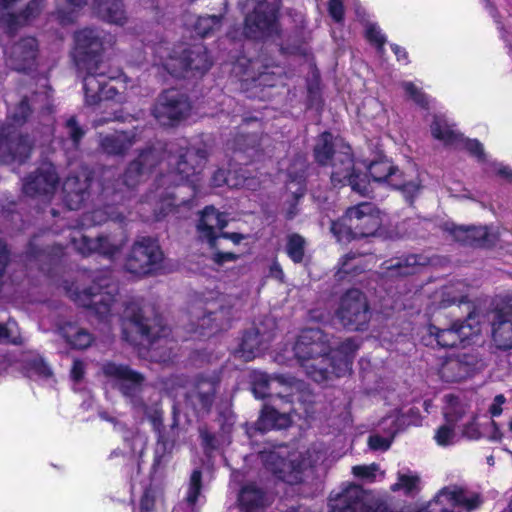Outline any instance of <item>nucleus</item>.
<instances>
[{
    "mask_svg": "<svg viewBox=\"0 0 512 512\" xmlns=\"http://www.w3.org/2000/svg\"><path fill=\"white\" fill-rule=\"evenodd\" d=\"M330 133H323L314 148L315 158L322 165L331 164L333 167L331 180L334 185L348 183L352 190L362 196H369L371 181L374 183L387 182L390 186L403 191L407 198H413L421 188V179L416 169L398 172L387 158H380L364 165L371 180L366 175L356 173L351 157V148L345 144H336Z\"/></svg>",
    "mask_w": 512,
    "mask_h": 512,
    "instance_id": "nucleus-1",
    "label": "nucleus"
},
{
    "mask_svg": "<svg viewBox=\"0 0 512 512\" xmlns=\"http://www.w3.org/2000/svg\"><path fill=\"white\" fill-rule=\"evenodd\" d=\"M359 345L353 339H346L332 348L331 338L320 329H305L298 336L288 355H279L276 360L284 363L293 354L307 375L321 383L332 375L342 377L351 372L353 358Z\"/></svg>",
    "mask_w": 512,
    "mask_h": 512,
    "instance_id": "nucleus-2",
    "label": "nucleus"
},
{
    "mask_svg": "<svg viewBox=\"0 0 512 512\" xmlns=\"http://www.w3.org/2000/svg\"><path fill=\"white\" fill-rule=\"evenodd\" d=\"M205 162L206 156L203 151L191 149L177 155L171 152L165 161L159 162L161 172L168 170L157 177L156 188L149 196V203L159 206V212L155 215L157 219L168 214L173 206L188 202L187 199L179 197L183 190L189 189L196 193Z\"/></svg>",
    "mask_w": 512,
    "mask_h": 512,
    "instance_id": "nucleus-3",
    "label": "nucleus"
},
{
    "mask_svg": "<svg viewBox=\"0 0 512 512\" xmlns=\"http://www.w3.org/2000/svg\"><path fill=\"white\" fill-rule=\"evenodd\" d=\"M113 43L111 35L94 29H83L75 35L74 58L78 68L87 72L84 77V95L88 105L115 99L118 94V80H107L101 70L100 60V53Z\"/></svg>",
    "mask_w": 512,
    "mask_h": 512,
    "instance_id": "nucleus-4",
    "label": "nucleus"
},
{
    "mask_svg": "<svg viewBox=\"0 0 512 512\" xmlns=\"http://www.w3.org/2000/svg\"><path fill=\"white\" fill-rule=\"evenodd\" d=\"M382 225L381 211L370 202H362L347 209L345 215L331 225L338 242L374 235Z\"/></svg>",
    "mask_w": 512,
    "mask_h": 512,
    "instance_id": "nucleus-5",
    "label": "nucleus"
},
{
    "mask_svg": "<svg viewBox=\"0 0 512 512\" xmlns=\"http://www.w3.org/2000/svg\"><path fill=\"white\" fill-rule=\"evenodd\" d=\"M156 56L159 61L155 64L162 65L171 75L177 77H185L189 71L203 73L211 66L210 57L202 45H195L191 49L181 47L173 53L168 48L159 46Z\"/></svg>",
    "mask_w": 512,
    "mask_h": 512,
    "instance_id": "nucleus-6",
    "label": "nucleus"
},
{
    "mask_svg": "<svg viewBox=\"0 0 512 512\" xmlns=\"http://www.w3.org/2000/svg\"><path fill=\"white\" fill-rule=\"evenodd\" d=\"M69 297L81 306L91 308L102 320H107L114 310L117 286L110 279H100L89 289L78 291L70 288Z\"/></svg>",
    "mask_w": 512,
    "mask_h": 512,
    "instance_id": "nucleus-7",
    "label": "nucleus"
},
{
    "mask_svg": "<svg viewBox=\"0 0 512 512\" xmlns=\"http://www.w3.org/2000/svg\"><path fill=\"white\" fill-rule=\"evenodd\" d=\"M480 316L475 312L469 313L464 322H455L450 328L439 329L436 326L428 328L429 334L433 336L441 347H454L458 344L469 345L475 343L482 330Z\"/></svg>",
    "mask_w": 512,
    "mask_h": 512,
    "instance_id": "nucleus-8",
    "label": "nucleus"
},
{
    "mask_svg": "<svg viewBox=\"0 0 512 512\" xmlns=\"http://www.w3.org/2000/svg\"><path fill=\"white\" fill-rule=\"evenodd\" d=\"M335 316L346 328L358 330L369 321L366 297L358 289L348 290L340 297Z\"/></svg>",
    "mask_w": 512,
    "mask_h": 512,
    "instance_id": "nucleus-9",
    "label": "nucleus"
},
{
    "mask_svg": "<svg viewBox=\"0 0 512 512\" xmlns=\"http://www.w3.org/2000/svg\"><path fill=\"white\" fill-rule=\"evenodd\" d=\"M89 0H57L59 6V17L63 21H72V13L82 6L88 4ZM92 8L104 20L123 25L126 21L125 11L121 0H92Z\"/></svg>",
    "mask_w": 512,
    "mask_h": 512,
    "instance_id": "nucleus-10",
    "label": "nucleus"
},
{
    "mask_svg": "<svg viewBox=\"0 0 512 512\" xmlns=\"http://www.w3.org/2000/svg\"><path fill=\"white\" fill-rule=\"evenodd\" d=\"M40 11V0H0V29L12 33Z\"/></svg>",
    "mask_w": 512,
    "mask_h": 512,
    "instance_id": "nucleus-11",
    "label": "nucleus"
},
{
    "mask_svg": "<svg viewBox=\"0 0 512 512\" xmlns=\"http://www.w3.org/2000/svg\"><path fill=\"white\" fill-rule=\"evenodd\" d=\"M163 254L156 241L148 237L138 239L126 263V269L141 276L152 272L162 261Z\"/></svg>",
    "mask_w": 512,
    "mask_h": 512,
    "instance_id": "nucleus-12",
    "label": "nucleus"
},
{
    "mask_svg": "<svg viewBox=\"0 0 512 512\" xmlns=\"http://www.w3.org/2000/svg\"><path fill=\"white\" fill-rule=\"evenodd\" d=\"M190 108L186 95L178 90L171 89L160 95L153 109V114L161 125H172L175 121L184 118Z\"/></svg>",
    "mask_w": 512,
    "mask_h": 512,
    "instance_id": "nucleus-13",
    "label": "nucleus"
},
{
    "mask_svg": "<svg viewBox=\"0 0 512 512\" xmlns=\"http://www.w3.org/2000/svg\"><path fill=\"white\" fill-rule=\"evenodd\" d=\"M277 4L260 2L254 11L246 17L245 35L249 38H262L277 31L276 25Z\"/></svg>",
    "mask_w": 512,
    "mask_h": 512,
    "instance_id": "nucleus-14",
    "label": "nucleus"
},
{
    "mask_svg": "<svg viewBox=\"0 0 512 512\" xmlns=\"http://www.w3.org/2000/svg\"><path fill=\"white\" fill-rule=\"evenodd\" d=\"M320 458V456H317L315 459H311L309 457L308 460H303L301 463L296 465V459L294 456L286 461L280 453L276 451L261 454V459L266 468L277 475L280 479L290 484H295L301 481L302 470L316 464Z\"/></svg>",
    "mask_w": 512,
    "mask_h": 512,
    "instance_id": "nucleus-15",
    "label": "nucleus"
},
{
    "mask_svg": "<svg viewBox=\"0 0 512 512\" xmlns=\"http://www.w3.org/2000/svg\"><path fill=\"white\" fill-rule=\"evenodd\" d=\"M479 364L478 355L473 351L461 352L442 360L437 373L445 382H458L470 377Z\"/></svg>",
    "mask_w": 512,
    "mask_h": 512,
    "instance_id": "nucleus-16",
    "label": "nucleus"
},
{
    "mask_svg": "<svg viewBox=\"0 0 512 512\" xmlns=\"http://www.w3.org/2000/svg\"><path fill=\"white\" fill-rule=\"evenodd\" d=\"M103 373L113 379L126 396H134L140 391L144 382V377L140 373L123 364L106 363L103 366Z\"/></svg>",
    "mask_w": 512,
    "mask_h": 512,
    "instance_id": "nucleus-17",
    "label": "nucleus"
},
{
    "mask_svg": "<svg viewBox=\"0 0 512 512\" xmlns=\"http://www.w3.org/2000/svg\"><path fill=\"white\" fill-rule=\"evenodd\" d=\"M431 133L434 138L442 141L445 145L463 144L471 154L479 158H485L484 150L480 142L477 140H464L459 133L452 129L447 120L442 117L434 118L431 124Z\"/></svg>",
    "mask_w": 512,
    "mask_h": 512,
    "instance_id": "nucleus-18",
    "label": "nucleus"
},
{
    "mask_svg": "<svg viewBox=\"0 0 512 512\" xmlns=\"http://www.w3.org/2000/svg\"><path fill=\"white\" fill-rule=\"evenodd\" d=\"M71 241L73 247L84 256L99 253L107 257H112L120 251L124 244L123 240H111L104 237L92 239L86 235H82L79 231L75 232Z\"/></svg>",
    "mask_w": 512,
    "mask_h": 512,
    "instance_id": "nucleus-19",
    "label": "nucleus"
},
{
    "mask_svg": "<svg viewBox=\"0 0 512 512\" xmlns=\"http://www.w3.org/2000/svg\"><path fill=\"white\" fill-rule=\"evenodd\" d=\"M226 225V215L217 211L213 206H207L200 214L197 231L201 239L206 240L211 247H214Z\"/></svg>",
    "mask_w": 512,
    "mask_h": 512,
    "instance_id": "nucleus-20",
    "label": "nucleus"
},
{
    "mask_svg": "<svg viewBox=\"0 0 512 512\" xmlns=\"http://www.w3.org/2000/svg\"><path fill=\"white\" fill-rule=\"evenodd\" d=\"M492 336L501 349L512 348V299L493 315Z\"/></svg>",
    "mask_w": 512,
    "mask_h": 512,
    "instance_id": "nucleus-21",
    "label": "nucleus"
},
{
    "mask_svg": "<svg viewBox=\"0 0 512 512\" xmlns=\"http://www.w3.org/2000/svg\"><path fill=\"white\" fill-rule=\"evenodd\" d=\"M125 318L128 320L129 325L142 336L154 341L162 335H166V329L162 325L161 319L156 317L153 320H148L142 315V312L137 309L135 305L128 306L125 309Z\"/></svg>",
    "mask_w": 512,
    "mask_h": 512,
    "instance_id": "nucleus-22",
    "label": "nucleus"
},
{
    "mask_svg": "<svg viewBox=\"0 0 512 512\" xmlns=\"http://www.w3.org/2000/svg\"><path fill=\"white\" fill-rule=\"evenodd\" d=\"M214 379H199L187 394L186 402L197 414L209 411L215 392Z\"/></svg>",
    "mask_w": 512,
    "mask_h": 512,
    "instance_id": "nucleus-23",
    "label": "nucleus"
},
{
    "mask_svg": "<svg viewBox=\"0 0 512 512\" xmlns=\"http://www.w3.org/2000/svg\"><path fill=\"white\" fill-rule=\"evenodd\" d=\"M58 182L55 168L52 164H44L38 173L27 178L23 185V190L27 195L52 193Z\"/></svg>",
    "mask_w": 512,
    "mask_h": 512,
    "instance_id": "nucleus-24",
    "label": "nucleus"
},
{
    "mask_svg": "<svg viewBox=\"0 0 512 512\" xmlns=\"http://www.w3.org/2000/svg\"><path fill=\"white\" fill-rule=\"evenodd\" d=\"M158 157L159 155L156 150L142 152L138 159L130 163L127 168L123 179L124 185L129 189L135 187L146 172L154 166Z\"/></svg>",
    "mask_w": 512,
    "mask_h": 512,
    "instance_id": "nucleus-25",
    "label": "nucleus"
},
{
    "mask_svg": "<svg viewBox=\"0 0 512 512\" xmlns=\"http://www.w3.org/2000/svg\"><path fill=\"white\" fill-rule=\"evenodd\" d=\"M37 41L27 37L16 43L10 51V65L15 70H26L33 63L37 54Z\"/></svg>",
    "mask_w": 512,
    "mask_h": 512,
    "instance_id": "nucleus-26",
    "label": "nucleus"
},
{
    "mask_svg": "<svg viewBox=\"0 0 512 512\" xmlns=\"http://www.w3.org/2000/svg\"><path fill=\"white\" fill-rule=\"evenodd\" d=\"M405 424L404 416L400 415L398 411L383 418L381 426L388 435L386 437L379 435L370 436L368 440L369 447L373 450H387L391 445L394 435L402 429Z\"/></svg>",
    "mask_w": 512,
    "mask_h": 512,
    "instance_id": "nucleus-27",
    "label": "nucleus"
},
{
    "mask_svg": "<svg viewBox=\"0 0 512 512\" xmlns=\"http://www.w3.org/2000/svg\"><path fill=\"white\" fill-rule=\"evenodd\" d=\"M89 173L86 169H82L79 175L68 177L64 184L63 190L66 193V202L70 209H77L84 200V194L89 187Z\"/></svg>",
    "mask_w": 512,
    "mask_h": 512,
    "instance_id": "nucleus-28",
    "label": "nucleus"
},
{
    "mask_svg": "<svg viewBox=\"0 0 512 512\" xmlns=\"http://www.w3.org/2000/svg\"><path fill=\"white\" fill-rule=\"evenodd\" d=\"M421 490V477L415 471L402 468L396 473V480L390 486V491L405 497H414Z\"/></svg>",
    "mask_w": 512,
    "mask_h": 512,
    "instance_id": "nucleus-29",
    "label": "nucleus"
},
{
    "mask_svg": "<svg viewBox=\"0 0 512 512\" xmlns=\"http://www.w3.org/2000/svg\"><path fill=\"white\" fill-rule=\"evenodd\" d=\"M59 332L65 341L74 349H87L94 341V337L87 329L75 323H65L59 328Z\"/></svg>",
    "mask_w": 512,
    "mask_h": 512,
    "instance_id": "nucleus-30",
    "label": "nucleus"
},
{
    "mask_svg": "<svg viewBox=\"0 0 512 512\" xmlns=\"http://www.w3.org/2000/svg\"><path fill=\"white\" fill-rule=\"evenodd\" d=\"M137 142L134 133L116 132L101 138L100 145L103 151L111 155H120L126 152Z\"/></svg>",
    "mask_w": 512,
    "mask_h": 512,
    "instance_id": "nucleus-31",
    "label": "nucleus"
},
{
    "mask_svg": "<svg viewBox=\"0 0 512 512\" xmlns=\"http://www.w3.org/2000/svg\"><path fill=\"white\" fill-rule=\"evenodd\" d=\"M21 367L26 375L34 380L45 381L53 376L50 367L35 353L24 354L21 359Z\"/></svg>",
    "mask_w": 512,
    "mask_h": 512,
    "instance_id": "nucleus-32",
    "label": "nucleus"
},
{
    "mask_svg": "<svg viewBox=\"0 0 512 512\" xmlns=\"http://www.w3.org/2000/svg\"><path fill=\"white\" fill-rule=\"evenodd\" d=\"M291 417L287 412L279 413L276 409L265 407L256 423V430L266 432L271 429H283L290 425Z\"/></svg>",
    "mask_w": 512,
    "mask_h": 512,
    "instance_id": "nucleus-33",
    "label": "nucleus"
},
{
    "mask_svg": "<svg viewBox=\"0 0 512 512\" xmlns=\"http://www.w3.org/2000/svg\"><path fill=\"white\" fill-rule=\"evenodd\" d=\"M263 348V341L259 332L253 329L243 336L235 355L244 361H251L261 354Z\"/></svg>",
    "mask_w": 512,
    "mask_h": 512,
    "instance_id": "nucleus-34",
    "label": "nucleus"
},
{
    "mask_svg": "<svg viewBox=\"0 0 512 512\" xmlns=\"http://www.w3.org/2000/svg\"><path fill=\"white\" fill-rule=\"evenodd\" d=\"M238 501L244 512H254L266 505L267 498L261 489L254 484H248L240 491Z\"/></svg>",
    "mask_w": 512,
    "mask_h": 512,
    "instance_id": "nucleus-35",
    "label": "nucleus"
},
{
    "mask_svg": "<svg viewBox=\"0 0 512 512\" xmlns=\"http://www.w3.org/2000/svg\"><path fill=\"white\" fill-rule=\"evenodd\" d=\"M447 406L444 411L445 421L457 425L458 422L468 419L471 411L470 405L460 401L457 397L448 395L445 397Z\"/></svg>",
    "mask_w": 512,
    "mask_h": 512,
    "instance_id": "nucleus-36",
    "label": "nucleus"
},
{
    "mask_svg": "<svg viewBox=\"0 0 512 512\" xmlns=\"http://www.w3.org/2000/svg\"><path fill=\"white\" fill-rule=\"evenodd\" d=\"M421 264L420 258L410 255L405 259H391L385 262V269L390 276H405L415 272V266Z\"/></svg>",
    "mask_w": 512,
    "mask_h": 512,
    "instance_id": "nucleus-37",
    "label": "nucleus"
},
{
    "mask_svg": "<svg viewBox=\"0 0 512 512\" xmlns=\"http://www.w3.org/2000/svg\"><path fill=\"white\" fill-rule=\"evenodd\" d=\"M457 231L465 234V237H459L464 244L468 245H489V234L487 227H462L459 226Z\"/></svg>",
    "mask_w": 512,
    "mask_h": 512,
    "instance_id": "nucleus-38",
    "label": "nucleus"
},
{
    "mask_svg": "<svg viewBox=\"0 0 512 512\" xmlns=\"http://www.w3.org/2000/svg\"><path fill=\"white\" fill-rule=\"evenodd\" d=\"M362 258L354 253L346 254L339 262L337 276L340 280L363 271Z\"/></svg>",
    "mask_w": 512,
    "mask_h": 512,
    "instance_id": "nucleus-39",
    "label": "nucleus"
},
{
    "mask_svg": "<svg viewBox=\"0 0 512 512\" xmlns=\"http://www.w3.org/2000/svg\"><path fill=\"white\" fill-rule=\"evenodd\" d=\"M467 286L463 282H457L446 286L442 291L441 306L447 307L456 303H463L467 298Z\"/></svg>",
    "mask_w": 512,
    "mask_h": 512,
    "instance_id": "nucleus-40",
    "label": "nucleus"
},
{
    "mask_svg": "<svg viewBox=\"0 0 512 512\" xmlns=\"http://www.w3.org/2000/svg\"><path fill=\"white\" fill-rule=\"evenodd\" d=\"M228 185L232 188L250 187V183L243 175L238 176L236 172L226 175L224 170H218L212 177V185L215 187Z\"/></svg>",
    "mask_w": 512,
    "mask_h": 512,
    "instance_id": "nucleus-41",
    "label": "nucleus"
},
{
    "mask_svg": "<svg viewBox=\"0 0 512 512\" xmlns=\"http://www.w3.org/2000/svg\"><path fill=\"white\" fill-rule=\"evenodd\" d=\"M230 319V309L220 306L218 310L209 309V314L201 319V327L211 326L214 323L215 329H224L228 326Z\"/></svg>",
    "mask_w": 512,
    "mask_h": 512,
    "instance_id": "nucleus-42",
    "label": "nucleus"
},
{
    "mask_svg": "<svg viewBox=\"0 0 512 512\" xmlns=\"http://www.w3.org/2000/svg\"><path fill=\"white\" fill-rule=\"evenodd\" d=\"M286 252L295 263L303 261L305 254V240L298 234L288 236Z\"/></svg>",
    "mask_w": 512,
    "mask_h": 512,
    "instance_id": "nucleus-43",
    "label": "nucleus"
},
{
    "mask_svg": "<svg viewBox=\"0 0 512 512\" xmlns=\"http://www.w3.org/2000/svg\"><path fill=\"white\" fill-rule=\"evenodd\" d=\"M124 441L130 446L134 455H142L146 449L148 438L145 433L136 431H126Z\"/></svg>",
    "mask_w": 512,
    "mask_h": 512,
    "instance_id": "nucleus-44",
    "label": "nucleus"
},
{
    "mask_svg": "<svg viewBox=\"0 0 512 512\" xmlns=\"http://www.w3.org/2000/svg\"><path fill=\"white\" fill-rule=\"evenodd\" d=\"M455 424L448 423L441 425L435 433L434 439L440 446L454 445L458 442V435L455 431Z\"/></svg>",
    "mask_w": 512,
    "mask_h": 512,
    "instance_id": "nucleus-45",
    "label": "nucleus"
},
{
    "mask_svg": "<svg viewBox=\"0 0 512 512\" xmlns=\"http://www.w3.org/2000/svg\"><path fill=\"white\" fill-rule=\"evenodd\" d=\"M352 473L355 477L367 482H374L378 476H380L381 479L385 476L384 471H381L379 465L376 463L353 466Z\"/></svg>",
    "mask_w": 512,
    "mask_h": 512,
    "instance_id": "nucleus-46",
    "label": "nucleus"
},
{
    "mask_svg": "<svg viewBox=\"0 0 512 512\" xmlns=\"http://www.w3.org/2000/svg\"><path fill=\"white\" fill-rule=\"evenodd\" d=\"M201 498V472L194 470L190 476L186 501L189 505L194 506Z\"/></svg>",
    "mask_w": 512,
    "mask_h": 512,
    "instance_id": "nucleus-47",
    "label": "nucleus"
},
{
    "mask_svg": "<svg viewBox=\"0 0 512 512\" xmlns=\"http://www.w3.org/2000/svg\"><path fill=\"white\" fill-rule=\"evenodd\" d=\"M110 211L97 209L90 214L85 215V225L102 224L107 219L115 221L121 220V214L116 212L114 208L108 207Z\"/></svg>",
    "mask_w": 512,
    "mask_h": 512,
    "instance_id": "nucleus-48",
    "label": "nucleus"
},
{
    "mask_svg": "<svg viewBox=\"0 0 512 512\" xmlns=\"http://www.w3.org/2000/svg\"><path fill=\"white\" fill-rule=\"evenodd\" d=\"M220 24L221 19L217 16H202L198 18L195 24V30L199 35L204 37L218 29Z\"/></svg>",
    "mask_w": 512,
    "mask_h": 512,
    "instance_id": "nucleus-49",
    "label": "nucleus"
},
{
    "mask_svg": "<svg viewBox=\"0 0 512 512\" xmlns=\"http://www.w3.org/2000/svg\"><path fill=\"white\" fill-rule=\"evenodd\" d=\"M287 189L292 194L294 201L297 202L298 199H300L304 195L305 191L302 176H299L296 179L292 180L288 184ZM296 213V203H293L290 205V208L287 209L286 215L288 218H293L296 215Z\"/></svg>",
    "mask_w": 512,
    "mask_h": 512,
    "instance_id": "nucleus-50",
    "label": "nucleus"
},
{
    "mask_svg": "<svg viewBox=\"0 0 512 512\" xmlns=\"http://www.w3.org/2000/svg\"><path fill=\"white\" fill-rule=\"evenodd\" d=\"M275 380L270 379L267 375L261 374L253 385V393L257 398H265L269 395L271 386Z\"/></svg>",
    "mask_w": 512,
    "mask_h": 512,
    "instance_id": "nucleus-51",
    "label": "nucleus"
},
{
    "mask_svg": "<svg viewBox=\"0 0 512 512\" xmlns=\"http://www.w3.org/2000/svg\"><path fill=\"white\" fill-rule=\"evenodd\" d=\"M463 436H465L468 439L476 440L479 439L481 436V432L479 429V426L476 422V414L470 413L469 418L467 419V422L463 426L462 430Z\"/></svg>",
    "mask_w": 512,
    "mask_h": 512,
    "instance_id": "nucleus-52",
    "label": "nucleus"
},
{
    "mask_svg": "<svg viewBox=\"0 0 512 512\" xmlns=\"http://www.w3.org/2000/svg\"><path fill=\"white\" fill-rule=\"evenodd\" d=\"M17 326L15 322H8L6 325L0 324V342L17 343L18 336L16 335Z\"/></svg>",
    "mask_w": 512,
    "mask_h": 512,
    "instance_id": "nucleus-53",
    "label": "nucleus"
},
{
    "mask_svg": "<svg viewBox=\"0 0 512 512\" xmlns=\"http://www.w3.org/2000/svg\"><path fill=\"white\" fill-rule=\"evenodd\" d=\"M366 36L368 40L377 45L378 47H382L385 43V36L382 34L380 28L375 24H370L366 29Z\"/></svg>",
    "mask_w": 512,
    "mask_h": 512,
    "instance_id": "nucleus-54",
    "label": "nucleus"
},
{
    "mask_svg": "<svg viewBox=\"0 0 512 512\" xmlns=\"http://www.w3.org/2000/svg\"><path fill=\"white\" fill-rule=\"evenodd\" d=\"M403 89L407 93V95L415 101L417 104L425 105L426 104V98L425 95L418 90V88L411 82H404L403 83Z\"/></svg>",
    "mask_w": 512,
    "mask_h": 512,
    "instance_id": "nucleus-55",
    "label": "nucleus"
},
{
    "mask_svg": "<svg viewBox=\"0 0 512 512\" xmlns=\"http://www.w3.org/2000/svg\"><path fill=\"white\" fill-rule=\"evenodd\" d=\"M66 127L73 143L77 145L80 139L82 138L84 132L80 127H78L74 118H70L67 121Z\"/></svg>",
    "mask_w": 512,
    "mask_h": 512,
    "instance_id": "nucleus-56",
    "label": "nucleus"
},
{
    "mask_svg": "<svg viewBox=\"0 0 512 512\" xmlns=\"http://www.w3.org/2000/svg\"><path fill=\"white\" fill-rule=\"evenodd\" d=\"M171 448L172 445L169 442L159 439L155 448V459L158 464L164 461L166 454L170 453Z\"/></svg>",
    "mask_w": 512,
    "mask_h": 512,
    "instance_id": "nucleus-57",
    "label": "nucleus"
},
{
    "mask_svg": "<svg viewBox=\"0 0 512 512\" xmlns=\"http://www.w3.org/2000/svg\"><path fill=\"white\" fill-rule=\"evenodd\" d=\"M506 404V398L502 394H498L494 397L491 405L489 406V413L493 417H498L503 412V407Z\"/></svg>",
    "mask_w": 512,
    "mask_h": 512,
    "instance_id": "nucleus-58",
    "label": "nucleus"
},
{
    "mask_svg": "<svg viewBox=\"0 0 512 512\" xmlns=\"http://www.w3.org/2000/svg\"><path fill=\"white\" fill-rule=\"evenodd\" d=\"M329 14L337 22L343 19L344 8L341 0H330Z\"/></svg>",
    "mask_w": 512,
    "mask_h": 512,
    "instance_id": "nucleus-59",
    "label": "nucleus"
},
{
    "mask_svg": "<svg viewBox=\"0 0 512 512\" xmlns=\"http://www.w3.org/2000/svg\"><path fill=\"white\" fill-rule=\"evenodd\" d=\"M489 165L491 170L497 175L506 179H512V170L508 166L496 162H491Z\"/></svg>",
    "mask_w": 512,
    "mask_h": 512,
    "instance_id": "nucleus-60",
    "label": "nucleus"
},
{
    "mask_svg": "<svg viewBox=\"0 0 512 512\" xmlns=\"http://www.w3.org/2000/svg\"><path fill=\"white\" fill-rule=\"evenodd\" d=\"M85 372V365L80 360H74L73 366L71 369V377L74 381H80Z\"/></svg>",
    "mask_w": 512,
    "mask_h": 512,
    "instance_id": "nucleus-61",
    "label": "nucleus"
},
{
    "mask_svg": "<svg viewBox=\"0 0 512 512\" xmlns=\"http://www.w3.org/2000/svg\"><path fill=\"white\" fill-rule=\"evenodd\" d=\"M154 506V498L150 493L146 492L141 498L140 510L141 512H152Z\"/></svg>",
    "mask_w": 512,
    "mask_h": 512,
    "instance_id": "nucleus-62",
    "label": "nucleus"
},
{
    "mask_svg": "<svg viewBox=\"0 0 512 512\" xmlns=\"http://www.w3.org/2000/svg\"><path fill=\"white\" fill-rule=\"evenodd\" d=\"M503 438V432L501 431L499 425L495 421H491V431L489 434V439L491 441H501Z\"/></svg>",
    "mask_w": 512,
    "mask_h": 512,
    "instance_id": "nucleus-63",
    "label": "nucleus"
},
{
    "mask_svg": "<svg viewBox=\"0 0 512 512\" xmlns=\"http://www.w3.org/2000/svg\"><path fill=\"white\" fill-rule=\"evenodd\" d=\"M236 259H237V256L233 253L217 252L214 254V260L218 264H222L227 261H235Z\"/></svg>",
    "mask_w": 512,
    "mask_h": 512,
    "instance_id": "nucleus-64",
    "label": "nucleus"
}]
</instances>
